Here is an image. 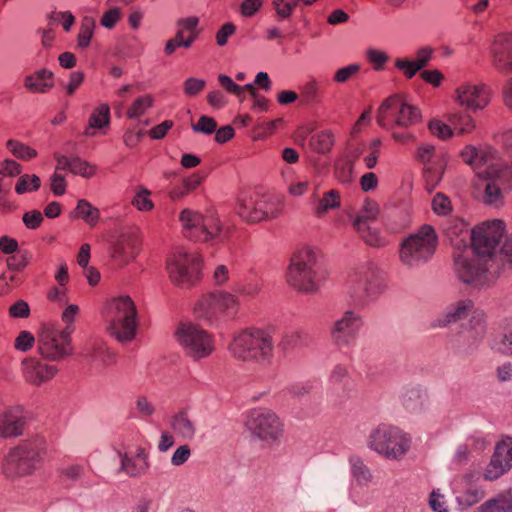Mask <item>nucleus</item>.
Returning a JSON list of instances; mask_svg holds the SVG:
<instances>
[{
  "instance_id": "16",
  "label": "nucleus",
  "mask_w": 512,
  "mask_h": 512,
  "mask_svg": "<svg viewBox=\"0 0 512 512\" xmlns=\"http://www.w3.org/2000/svg\"><path fill=\"white\" fill-rule=\"evenodd\" d=\"M417 159L425 165L424 176L428 185L434 188L442 179L447 165V157L442 151H436L431 144H422L416 153Z\"/></svg>"
},
{
  "instance_id": "21",
  "label": "nucleus",
  "mask_w": 512,
  "mask_h": 512,
  "mask_svg": "<svg viewBox=\"0 0 512 512\" xmlns=\"http://www.w3.org/2000/svg\"><path fill=\"white\" fill-rule=\"evenodd\" d=\"M23 377L25 381L34 386H41L52 380L58 373L55 365L42 362L35 358H28L22 362Z\"/></svg>"
},
{
  "instance_id": "12",
  "label": "nucleus",
  "mask_w": 512,
  "mask_h": 512,
  "mask_svg": "<svg viewBox=\"0 0 512 512\" xmlns=\"http://www.w3.org/2000/svg\"><path fill=\"white\" fill-rule=\"evenodd\" d=\"M72 326L60 329L52 323H45L38 333V350L46 359L59 361L72 355L73 346L71 343Z\"/></svg>"
},
{
  "instance_id": "36",
  "label": "nucleus",
  "mask_w": 512,
  "mask_h": 512,
  "mask_svg": "<svg viewBox=\"0 0 512 512\" xmlns=\"http://www.w3.org/2000/svg\"><path fill=\"white\" fill-rule=\"evenodd\" d=\"M477 512H512V495L500 494L482 504Z\"/></svg>"
},
{
  "instance_id": "7",
  "label": "nucleus",
  "mask_w": 512,
  "mask_h": 512,
  "mask_svg": "<svg viewBox=\"0 0 512 512\" xmlns=\"http://www.w3.org/2000/svg\"><path fill=\"white\" fill-rule=\"evenodd\" d=\"M170 281L180 288H191L200 279L203 260L199 253L183 247L172 250L165 262Z\"/></svg>"
},
{
  "instance_id": "33",
  "label": "nucleus",
  "mask_w": 512,
  "mask_h": 512,
  "mask_svg": "<svg viewBox=\"0 0 512 512\" xmlns=\"http://www.w3.org/2000/svg\"><path fill=\"white\" fill-rule=\"evenodd\" d=\"M71 219H81L90 227H94L100 219V211L85 199L77 202L75 209L70 213Z\"/></svg>"
},
{
  "instance_id": "6",
  "label": "nucleus",
  "mask_w": 512,
  "mask_h": 512,
  "mask_svg": "<svg viewBox=\"0 0 512 512\" xmlns=\"http://www.w3.org/2000/svg\"><path fill=\"white\" fill-rule=\"evenodd\" d=\"M107 331L119 342H130L138 327L137 308L130 296H118L107 300L103 312Z\"/></svg>"
},
{
  "instance_id": "24",
  "label": "nucleus",
  "mask_w": 512,
  "mask_h": 512,
  "mask_svg": "<svg viewBox=\"0 0 512 512\" xmlns=\"http://www.w3.org/2000/svg\"><path fill=\"white\" fill-rule=\"evenodd\" d=\"M361 318L353 311H347L341 319H339L333 329V338L338 343H348L354 338L355 333L361 327Z\"/></svg>"
},
{
  "instance_id": "38",
  "label": "nucleus",
  "mask_w": 512,
  "mask_h": 512,
  "mask_svg": "<svg viewBox=\"0 0 512 512\" xmlns=\"http://www.w3.org/2000/svg\"><path fill=\"white\" fill-rule=\"evenodd\" d=\"M309 343V336L303 331H289L286 332L281 341L279 347L284 352L293 351Z\"/></svg>"
},
{
  "instance_id": "26",
  "label": "nucleus",
  "mask_w": 512,
  "mask_h": 512,
  "mask_svg": "<svg viewBox=\"0 0 512 512\" xmlns=\"http://www.w3.org/2000/svg\"><path fill=\"white\" fill-rule=\"evenodd\" d=\"M509 173V181H512V169L506 168L505 170L489 171L488 176L493 177L485 185L484 202L488 204H496L501 201L502 185L506 174Z\"/></svg>"
},
{
  "instance_id": "27",
  "label": "nucleus",
  "mask_w": 512,
  "mask_h": 512,
  "mask_svg": "<svg viewBox=\"0 0 512 512\" xmlns=\"http://www.w3.org/2000/svg\"><path fill=\"white\" fill-rule=\"evenodd\" d=\"M204 176L200 172L192 173L178 183L171 186L168 196L173 202H177L194 192L203 182Z\"/></svg>"
},
{
  "instance_id": "18",
  "label": "nucleus",
  "mask_w": 512,
  "mask_h": 512,
  "mask_svg": "<svg viewBox=\"0 0 512 512\" xmlns=\"http://www.w3.org/2000/svg\"><path fill=\"white\" fill-rule=\"evenodd\" d=\"M491 65L500 73L512 74V32L494 36L490 45Z\"/></svg>"
},
{
  "instance_id": "31",
  "label": "nucleus",
  "mask_w": 512,
  "mask_h": 512,
  "mask_svg": "<svg viewBox=\"0 0 512 512\" xmlns=\"http://www.w3.org/2000/svg\"><path fill=\"white\" fill-rule=\"evenodd\" d=\"M285 206L282 196L259 193V207L263 213V221L279 217Z\"/></svg>"
},
{
  "instance_id": "43",
  "label": "nucleus",
  "mask_w": 512,
  "mask_h": 512,
  "mask_svg": "<svg viewBox=\"0 0 512 512\" xmlns=\"http://www.w3.org/2000/svg\"><path fill=\"white\" fill-rule=\"evenodd\" d=\"M477 155H482V157H496L497 151L489 146L475 147L473 145H467L460 152L461 159L470 166L476 161L475 156Z\"/></svg>"
},
{
  "instance_id": "35",
  "label": "nucleus",
  "mask_w": 512,
  "mask_h": 512,
  "mask_svg": "<svg viewBox=\"0 0 512 512\" xmlns=\"http://www.w3.org/2000/svg\"><path fill=\"white\" fill-rule=\"evenodd\" d=\"M171 429L183 439H191L195 434L194 423L185 411H180L173 416Z\"/></svg>"
},
{
  "instance_id": "58",
  "label": "nucleus",
  "mask_w": 512,
  "mask_h": 512,
  "mask_svg": "<svg viewBox=\"0 0 512 512\" xmlns=\"http://www.w3.org/2000/svg\"><path fill=\"white\" fill-rule=\"evenodd\" d=\"M470 324L474 330V336L478 339L483 338L485 334V314L480 310L473 311Z\"/></svg>"
},
{
  "instance_id": "39",
  "label": "nucleus",
  "mask_w": 512,
  "mask_h": 512,
  "mask_svg": "<svg viewBox=\"0 0 512 512\" xmlns=\"http://www.w3.org/2000/svg\"><path fill=\"white\" fill-rule=\"evenodd\" d=\"M474 304L471 300H460L458 301L447 313L444 320H440L439 326H445L448 323L456 322L466 318L470 312H472Z\"/></svg>"
},
{
  "instance_id": "20",
  "label": "nucleus",
  "mask_w": 512,
  "mask_h": 512,
  "mask_svg": "<svg viewBox=\"0 0 512 512\" xmlns=\"http://www.w3.org/2000/svg\"><path fill=\"white\" fill-rule=\"evenodd\" d=\"M512 467V446L505 441L498 443L485 468L483 477L487 481H494L504 475Z\"/></svg>"
},
{
  "instance_id": "4",
  "label": "nucleus",
  "mask_w": 512,
  "mask_h": 512,
  "mask_svg": "<svg viewBox=\"0 0 512 512\" xmlns=\"http://www.w3.org/2000/svg\"><path fill=\"white\" fill-rule=\"evenodd\" d=\"M178 221L183 236L194 242L223 241L228 236L227 229L214 210H206L203 214L191 208H184L178 215Z\"/></svg>"
},
{
  "instance_id": "17",
  "label": "nucleus",
  "mask_w": 512,
  "mask_h": 512,
  "mask_svg": "<svg viewBox=\"0 0 512 512\" xmlns=\"http://www.w3.org/2000/svg\"><path fill=\"white\" fill-rule=\"evenodd\" d=\"M378 214V204L367 200L353 221L354 229L365 243L370 246H380L383 243L378 229L372 226Z\"/></svg>"
},
{
  "instance_id": "42",
  "label": "nucleus",
  "mask_w": 512,
  "mask_h": 512,
  "mask_svg": "<svg viewBox=\"0 0 512 512\" xmlns=\"http://www.w3.org/2000/svg\"><path fill=\"white\" fill-rule=\"evenodd\" d=\"M262 290L261 280L254 276L240 281L235 286V292L247 298H255Z\"/></svg>"
},
{
  "instance_id": "56",
  "label": "nucleus",
  "mask_w": 512,
  "mask_h": 512,
  "mask_svg": "<svg viewBox=\"0 0 512 512\" xmlns=\"http://www.w3.org/2000/svg\"><path fill=\"white\" fill-rule=\"evenodd\" d=\"M218 81L220 86L224 90H226L230 94L237 96L240 99V101H243V88L240 85L236 84L229 76L220 74L218 76Z\"/></svg>"
},
{
  "instance_id": "28",
  "label": "nucleus",
  "mask_w": 512,
  "mask_h": 512,
  "mask_svg": "<svg viewBox=\"0 0 512 512\" xmlns=\"http://www.w3.org/2000/svg\"><path fill=\"white\" fill-rule=\"evenodd\" d=\"M121 468L128 475L133 477L140 476L145 473L148 468L145 450L138 447L135 452L126 453L122 456Z\"/></svg>"
},
{
  "instance_id": "25",
  "label": "nucleus",
  "mask_w": 512,
  "mask_h": 512,
  "mask_svg": "<svg viewBox=\"0 0 512 512\" xmlns=\"http://www.w3.org/2000/svg\"><path fill=\"white\" fill-rule=\"evenodd\" d=\"M140 250V244L136 237L122 235L113 246L112 257L121 265H126L134 260Z\"/></svg>"
},
{
  "instance_id": "30",
  "label": "nucleus",
  "mask_w": 512,
  "mask_h": 512,
  "mask_svg": "<svg viewBox=\"0 0 512 512\" xmlns=\"http://www.w3.org/2000/svg\"><path fill=\"white\" fill-rule=\"evenodd\" d=\"M446 119L450 123L454 135H468L476 129V120L466 111L449 113Z\"/></svg>"
},
{
  "instance_id": "41",
  "label": "nucleus",
  "mask_w": 512,
  "mask_h": 512,
  "mask_svg": "<svg viewBox=\"0 0 512 512\" xmlns=\"http://www.w3.org/2000/svg\"><path fill=\"white\" fill-rule=\"evenodd\" d=\"M58 475L62 483L73 484L85 478L86 467L78 463L69 464L61 467Z\"/></svg>"
},
{
  "instance_id": "8",
  "label": "nucleus",
  "mask_w": 512,
  "mask_h": 512,
  "mask_svg": "<svg viewBox=\"0 0 512 512\" xmlns=\"http://www.w3.org/2000/svg\"><path fill=\"white\" fill-rule=\"evenodd\" d=\"M377 124L386 130L408 129L422 121L418 107L411 105L403 95H392L378 108Z\"/></svg>"
},
{
  "instance_id": "50",
  "label": "nucleus",
  "mask_w": 512,
  "mask_h": 512,
  "mask_svg": "<svg viewBox=\"0 0 512 512\" xmlns=\"http://www.w3.org/2000/svg\"><path fill=\"white\" fill-rule=\"evenodd\" d=\"M95 28V20L92 17H84L81 21L80 30L78 33V46L86 48L90 44Z\"/></svg>"
},
{
  "instance_id": "52",
  "label": "nucleus",
  "mask_w": 512,
  "mask_h": 512,
  "mask_svg": "<svg viewBox=\"0 0 512 512\" xmlns=\"http://www.w3.org/2000/svg\"><path fill=\"white\" fill-rule=\"evenodd\" d=\"M70 172L90 178L95 175L96 167L79 157H74L72 158Z\"/></svg>"
},
{
  "instance_id": "40",
  "label": "nucleus",
  "mask_w": 512,
  "mask_h": 512,
  "mask_svg": "<svg viewBox=\"0 0 512 512\" xmlns=\"http://www.w3.org/2000/svg\"><path fill=\"white\" fill-rule=\"evenodd\" d=\"M154 97L150 94H144L137 97L126 110V116L129 119H138L146 114L153 106Z\"/></svg>"
},
{
  "instance_id": "59",
  "label": "nucleus",
  "mask_w": 512,
  "mask_h": 512,
  "mask_svg": "<svg viewBox=\"0 0 512 512\" xmlns=\"http://www.w3.org/2000/svg\"><path fill=\"white\" fill-rule=\"evenodd\" d=\"M30 262V257L27 252L18 255H11L6 259V264L9 270L20 271L24 269Z\"/></svg>"
},
{
  "instance_id": "19",
  "label": "nucleus",
  "mask_w": 512,
  "mask_h": 512,
  "mask_svg": "<svg viewBox=\"0 0 512 512\" xmlns=\"http://www.w3.org/2000/svg\"><path fill=\"white\" fill-rule=\"evenodd\" d=\"M27 426V417L21 406H9L0 411V438L21 437Z\"/></svg>"
},
{
  "instance_id": "11",
  "label": "nucleus",
  "mask_w": 512,
  "mask_h": 512,
  "mask_svg": "<svg viewBox=\"0 0 512 512\" xmlns=\"http://www.w3.org/2000/svg\"><path fill=\"white\" fill-rule=\"evenodd\" d=\"M175 337L184 353L195 361L208 358L215 351L213 334L197 323H180L175 331Z\"/></svg>"
},
{
  "instance_id": "45",
  "label": "nucleus",
  "mask_w": 512,
  "mask_h": 512,
  "mask_svg": "<svg viewBox=\"0 0 512 512\" xmlns=\"http://www.w3.org/2000/svg\"><path fill=\"white\" fill-rule=\"evenodd\" d=\"M382 141L380 138L371 140L364 148L363 162L367 169H372L376 166L378 158L381 153Z\"/></svg>"
},
{
  "instance_id": "51",
  "label": "nucleus",
  "mask_w": 512,
  "mask_h": 512,
  "mask_svg": "<svg viewBox=\"0 0 512 512\" xmlns=\"http://www.w3.org/2000/svg\"><path fill=\"white\" fill-rule=\"evenodd\" d=\"M432 210L439 216H446L452 212V203L443 193H436L431 203Z\"/></svg>"
},
{
  "instance_id": "64",
  "label": "nucleus",
  "mask_w": 512,
  "mask_h": 512,
  "mask_svg": "<svg viewBox=\"0 0 512 512\" xmlns=\"http://www.w3.org/2000/svg\"><path fill=\"white\" fill-rule=\"evenodd\" d=\"M44 218L40 211L32 210L24 213L22 217V221L26 228L28 229H37L41 226Z\"/></svg>"
},
{
  "instance_id": "5",
  "label": "nucleus",
  "mask_w": 512,
  "mask_h": 512,
  "mask_svg": "<svg viewBox=\"0 0 512 512\" xmlns=\"http://www.w3.org/2000/svg\"><path fill=\"white\" fill-rule=\"evenodd\" d=\"M323 279L317 253L310 247L298 249L291 257L286 273L290 287L302 293L316 292Z\"/></svg>"
},
{
  "instance_id": "22",
  "label": "nucleus",
  "mask_w": 512,
  "mask_h": 512,
  "mask_svg": "<svg viewBox=\"0 0 512 512\" xmlns=\"http://www.w3.org/2000/svg\"><path fill=\"white\" fill-rule=\"evenodd\" d=\"M374 277V270L370 266L365 265L354 270L347 280L348 288L353 296L360 300L368 296Z\"/></svg>"
},
{
  "instance_id": "32",
  "label": "nucleus",
  "mask_w": 512,
  "mask_h": 512,
  "mask_svg": "<svg viewBox=\"0 0 512 512\" xmlns=\"http://www.w3.org/2000/svg\"><path fill=\"white\" fill-rule=\"evenodd\" d=\"M110 123V108L107 104H100L91 113L88 126L86 127L84 134L88 137L95 135V129H102L107 127Z\"/></svg>"
},
{
  "instance_id": "55",
  "label": "nucleus",
  "mask_w": 512,
  "mask_h": 512,
  "mask_svg": "<svg viewBox=\"0 0 512 512\" xmlns=\"http://www.w3.org/2000/svg\"><path fill=\"white\" fill-rule=\"evenodd\" d=\"M133 206L139 211H150L154 207V203L150 198V191L142 189L136 193L132 200Z\"/></svg>"
},
{
  "instance_id": "49",
  "label": "nucleus",
  "mask_w": 512,
  "mask_h": 512,
  "mask_svg": "<svg viewBox=\"0 0 512 512\" xmlns=\"http://www.w3.org/2000/svg\"><path fill=\"white\" fill-rule=\"evenodd\" d=\"M41 180L37 175L24 174L19 177L15 191L17 194L37 191L40 188Z\"/></svg>"
},
{
  "instance_id": "54",
  "label": "nucleus",
  "mask_w": 512,
  "mask_h": 512,
  "mask_svg": "<svg viewBox=\"0 0 512 512\" xmlns=\"http://www.w3.org/2000/svg\"><path fill=\"white\" fill-rule=\"evenodd\" d=\"M352 475L360 484H366L372 478L370 470L360 459L352 460Z\"/></svg>"
},
{
  "instance_id": "9",
  "label": "nucleus",
  "mask_w": 512,
  "mask_h": 512,
  "mask_svg": "<svg viewBox=\"0 0 512 512\" xmlns=\"http://www.w3.org/2000/svg\"><path fill=\"white\" fill-rule=\"evenodd\" d=\"M240 307L236 294L225 290H214L201 295L194 304V314L198 319L215 322L221 317H234Z\"/></svg>"
},
{
  "instance_id": "62",
  "label": "nucleus",
  "mask_w": 512,
  "mask_h": 512,
  "mask_svg": "<svg viewBox=\"0 0 512 512\" xmlns=\"http://www.w3.org/2000/svg\"><path fill=\"white\" fill-rule=\"evenodd\" d=\"M192 128L196 132L212 134L216 131L217 122L214 118L204 115L199 118L198 122L194 124Z\"/></svg>"
},
{
  "instance_id": "3",
  "label": "nucleus",
  "mask_w": 512,
  "mask_h": 512,
  "mask_svg": "<svg viewBox=\"0 0 512 512\" xmlns=\"http://www.w3.org/2000/svg\"><path fill=\"white\" fill-rule=\"evenodd\" d=\"M46 455L43 437L22 440L10 448L2 462V472L10 479L30 476L38 470Z\"/></svg>"
},
{
  "instance_id": "46",
  "label": "nucleus",
  "mask_w": 512,
  "mask_h": 512,
  "mask_svg": "<svg viewBox=\"0 0 512 512\" xmlns=\"http://www.w3.org/2000/svg\"><path fill=\"white\" fill-rule=\"evenodd\" d=\"M7 149L18 159L28 161L37 156V151L17 140L10 139L6 143Z\"/></svg>"
},
{
  "instance_id": "48",
  "label": "nucleus",
  "mask_w": 512,
  "mask_h": 512,
  "mask_svg": "<svg viewBox=\"0 0 512 512\" xmlns=\"http://www.w3.org/2000/svg\"><path fill=\"white\" fill-rule=\"evenodd\" d=\"M485 496L484 490L476 484H470L466 491L458 497L459 504L470 507L477 504Z\"/></svg>"
},
{
  "instance_id": "61",
  "label": "nucleus",
  "mask_w": 512,
  "mask_h": 512,
  "mask_svg": "<svg viewBox=\"0 0 512 512\" xmlns=\"http://www.w3.org/2000/svg\"><path fill=\"white\" fill-rule=\"evenodd\" d=\"M192 45V37L190 39H182V33L177 32L175 37L168 40L164 51L167 55H171L179 47L189 48Z\"/></svg>"
},
{
  "instance_id": "23",
  "label": "nucleus",
  "mask_w": 512,
  "mask_h": 512,
  "mask_svg": "<svg viewBox=\"0 0 512 512\" xmlns=\"http://www.w3.org/2000/svg\"><path fill=\"white\" fill-rule=\"evenodd\" d=\"M238 215L248 223L263 221V213L259 207V193L256 191H244L238 197Z\"/></svg>"
},
{
  "instance_id": "34",
  "label": "nucleus",
  "mask_w": 512,
  "mask_h": 512,
  "mask_svg": "<svg viewBox=\"0 0 512 512\" xmlns=\"http://www.w3.org/2000/svg\"><path fill=\"white\" fill-rule=\"evenodd\" d=\"M341 206V194L338 190L332 189L323 193L313 208L316 217H324L330 210L337 209Z\"/></svg>"
},
{
  "instance_id": "60",
  "label": "nucleus",
  "mask_w": 512,
  "mask_h": 512,
  "mask_svg": "<svg viewBox=\"0 0 512 512\" xmlns=\"http://www.w3.org/2000/svg\"><path fill=\"white\" fill-rule=\"evenodd\" d=\"M192 45V37L190 39H182V33L177 32L175 37L168 40L164 51L167 55H171L179 47L189 48Z\"/></svg>"
},
{
  "instance_id": "57",
  "label": "nucleus",
  "mask_w": 512,
  "mask_h": 512,
  "mask_svg": "<svg viewBox=\"0 0 512 512\" xmlns=\"http://www.w3.org/2000/svg\"><path fill=\"white\" fill-rule=\"evenodd\" d=\"M361 66L359 64H350L346 67L340 68L335 72L334 81L337 83H345L351 78L355 77L360 72Z\"/></svg>"
},
{
  "instance_id": "53",
  "label": "nucleus",
  "mask_w": 512,
  "mask_h": 512,
  "mask_svg": "<svg viewBox=\"0 0 512 512\" xmlns=\"http://www.w3.org/2000/svg\"><path fill=\"white\" fill-rule=\"evenodd\" d=\"M428 128L434 136L442 140L449 139L454 135L450 123H444L438 119L431 120L428 124Z\"/></svg>"
},
{
  "instance_id": "13",
  "label": "nucleus",
  "mask_w": 512,
  "mask_h": 512,
  "mask_svg": "<svg viewBox=\"0 0 512 512\" xmlns=\"http://www.w3.org/2000/svg\"><path fill=\"white\" fill-rule=\"evenodd\" d=\"M410 438L398 427L379 425L369 437L371 449L388 459H400L410 449Z\"/></svg>"
},
{
  "instance_id": "10",
  "label": "nucleus",
  "mask_w": 512,
  "mask_h": 512,
  "mask_svg": "<svg viewBox=\"0 0 512 512\" xmlns=\"http://www.w3.org/2000/svg\"><path fill=\"white\" fill-rule=\"evenodd\" d=\"M438 236L431 225H423L417 233L405 238L399 250L400 260L408 266H417L428 261L435 253Z\"/></svg>"
},
{
  "instance_id": "29",
  "label": "nucleus",
  "mask_w": 512,
  "mask_h": 512,
  "mask_svg": "<svg viewBox=\"0 0 512 512\" xmlns=\"http://www.w3.org/2000/svg\"><path fill=\"white\" fill-rule=\"evenodd\" d=\"M53 85V73L47 69L35 71L24 79L25 88L32 93H46Z\"/></svg>"
},
{
  "instance_id": "37",
  "label": "nucleus",
  "mask_w": 512,
  "mask_h": 512,
  "mask_svg": "<svg viewBox=\"0 0 512 512\" xmlns=\"http://www.w3.org/2000/svg\"><path fill=\"white\" fill-rule=\"evenodd\" d=\"M334 135L331 131L323 130L311 135L309 147L316 153H327L334 145Z\"/></svg>"
},
{
  "instance_id": "63",
  "label": "nucleus",
  "mask_w": 512,
  "mask_h": 512,
  "mask_svg": "<svg viewBox=\"0 0 512 512\" xmlns=\"http://www.w3.org/2000/svg\"><path fill=\"white\" fill-rule=\"evenodd\" d=\"M206 82L203 79L190 77L185 80L183 88L188 96H195L205 88Z\"/></svg>"
},
{
  "instance_id": "1",
  "label": "nucleus",
  "mask_w": 512,
  "mask_h": 512,
  "mask_svg": "<svg viewBox=\"0 0 512 512\" xmlns=\"http://www.w3.org/2000/svg\"><path fill=\"white\" fill-rule=\"evenodd\" d=\"M505 233L503 220H487L471 231L468 225L457 220L449 229L451 241L457 246L454 252L455 271L461 281L481 285L492 275L495 249Z\"/></svg>"
},
{
  "instance_id": "44",
  "label": "nucleus",
  "mask_w": 512,
  "mask_h": 512,
  "mask_svg": "<svg viewBox=\"0 0 512 512\" xmlns=\"http://www.w3.org/2000/svg\"><path fill=\"white\" fill-rule=\"evenodd\" d=\"M300 99L307 105L321 102L320 85L315 79L309 80L300 88Z\"/></svg>"
},
{
  "instance_id": "47",
  "label": "nucleus",
  "mask_w": 512,
  "mask_h": 512,
  "mask_svg": "<svg viewBox=\"0 0 512 512\" xmlns=\"http://www.w3.org/2000/svg\"><path fill=\"white\" fill-rule=\"evenodd\" d=\"M199 19L195 16L181 18L177 21V32L182 33V39H190L192 37V43L198 36L197 27Z\"/></svg>"
},
{
  "instance_id": "14",
  "label": "nucleus",
  "mask_w": 512,
  "mask_h": 512,
  "mask_svg": "<svg viewBox=\"0 0 512 512\" xmlns=\"http://www.w3.org/2000/svg\"><path fill=\"white\" fill-rule=\"evenodd\" d=\"M247 426L254 436L267 443H275L283 435V423L270 409L259 408L250 412Z\"/></svg>"
},
{
  "instance_id": "15",
  "label": "nucleus",
  "mask_w": 512,
  "mask_h": 512,
  "mask_svg": "<svg viewBox=\"0 0 512 512\" xmlns=\"http://www.w3.org/2000/svg\"><path fill=\"white\" fill-rule=\"evenodd\" d=\"M454 101L468 111L484 109L491 100V89L485 84L464 82L454 91Z\"/></svg>"
},
{
  "instance_id": "2",
  "label": "nucleus",
  "mask_w": 512,
  "mask_h": 512,
  "mask_svg": "<svg viewBox=\"0 0 512 512\" xmlns=\"http://www.w3.org/2000/svg\"><path fill=\"white\" fill-rule=\"evenodd\" d=\"M228 350L238 361L269 364L274 357V340L267 330L244 328L233 334Z\"/></svg>"
}]
</instances>
